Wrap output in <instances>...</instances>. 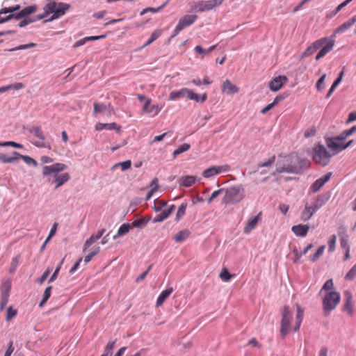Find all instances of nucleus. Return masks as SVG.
I'll list each match as a JSON object with an SVG mask.
<instances>
[{
	"label": "nucleus",
	"mask_w": 356,
	"mask_h": 356,
	"mask_svg": "<svg viewBox=\"0 0 356 356\" xmlns=\"http://www.w3.org/2000/svg\"><path fill=\"white\" fill-rule=\"evenodd\" d=\"M276 165V172L298 174L304 168H307L309 161L307 159H300L296 154H290L284 156H280Z\"/></svg>",
	"instance_id": "nucleus-1"
},
{
	"label": "nucleus",
	"mask_w": 356,
	"mask_h": 356,
	"mask_svg": "<svg viewBox=\"0 0 356 356\" xmlns=\"http://www.w3.org/2000/svg\"><path fill=\"white\" fill-rule=\"evenodd\" d=\"M67 166L61 163H56L51 165H45L42 168L43 177H47L48 183L54 186L55 189L58 188L70 179V175L67 172L59 174L65 170Z\"/></svg>",
	"instance_id": "nucleus-2"
},
{
	"label": "nucleus",
	"mask_w": 356,
	"mask_h": 356,
	"mask_svg": "<svg viewBox=\"0 0 356 356\" xmlns=\"http://www.w3.org/2000/svg\"><path fill=\"white\" fill-rule=\"evenodd\" d=\"M70 8L71 6L69 3L50 1L44 7V15L42 16V18L52 14L48 21L51 22L63 16Z\"/></svg>",
	"instance_id": "nucleus-3"
},
{
	"label": "nucleus",
	"mask_w": 356,
	"mask_h": 356,
	"mask_svg": "<svg viewBox=\"0 0 356 356\" xmlns=\"http://www.w3.org/2000/svg\"><path fill=\"white\" fill-rule=\"evenodd\" d=\"M335 40L330 37L321 38L314 41L312 45L314 49L315 52L319 51L316 56V60H318L323 58L327 53H329L334 47Z\"/></svg>",
	"instance_id": "nucleus-4"
},
{
	"label": "nucleus",
	"mask_w": 356,
	"mask_h": 356,
	"mask_svg": "<svg viewBox=\"0 0 356 356\" xmlns=\"http://www.w3.org/2000/svg\"><path fill=\"white\" fill-rule=\"evenodd\" d=\"M243 192L244 190L240 185L234 186L227 188H220L213 192L209 197V200H213L219 195H223L224 200H232V199L241 197Z\"/></svg>",
	"instance_id": "nucleus-5"
},
{
	"label": "nucleus",
	"mask_w": 356,
	"mask_h": 356,
	"mask_svg": "<svg viewBox=\"0 0 356 356\" xmlns=\"http://www.w3.org/2000/svg\"><path fill=\"white\" fill-rule=\"evenodd\" d=\"M341 300V295L336 291L327 292L323 298V309L325 316L330 315L335 309Z\"/></svg>",
	"instance_id": "nucleus-6"
},
{
	"label": "nucleus",
	"mask_w": 356,
	"mask_h": 356,
	"mask_svg": "<svg viewBox=\"0 0 356 356\" xmlns=\"http://www.w3.org/2000/svg\"><path fill=\"white\" fill-rule=\"evenodd\" d=\"M330 158L331 154L324 145H318L314 148L313 159L316 163L325 166L330 162Z\"/></svg>",
	"instance_id": "nucleus-7"
},
{
	"label": "nucleus",
	"mask_w": 356,
	"mask_h": 356,
	"mask_svg": "<svg viewBox=\"0 0 356 356\" xmlns=\"http://www.w3.org/2000/svg\"><path fill=\"white\" fill-rule=\"evenodd\" d=\"M291 319L292 312L289 307L285 306L282 312L280 333L282 337H285L290 332Z\"/></svg>",
	"instance_id": "nucleus-8"
},
{
	"label": "nucleus",
	"mask_w": 356,
	"mask_h": 356,
	"mask_svg": "<svg viewBox=\"0 0 356 356\" xmlns=\"http://www.w3.org/2000/svg\"><path fill=\"white\" fill-rule=\"evenodd\" d=\"M346 138L341 133L339 136L326 139L327 147L336 152L344 150L343 145Z\"/></svg>",
	"instance_id": "nucleus-9"
},
{
	"label": "nucleus",
	"mask_w": 356,
	"mask_h": 356,
	"mask_svg": "<svg viewBox=\"0 0 356 356\" xmlns=\"http://www.w3.org/2000/svg\"><path fill=\"white\" fill-rule=\"evenodd\" d=\"M224 0L200 1L197 3L195 8L198 12H205L212 10L222 3Z\"/></svg>",
	"instance_id": "nucleus-10"
},
{
	"label": "nucleus",
	"mask_w": 356,
	"mask_h": 356,
	"mask_svg": "<svg viewBox=\"0 0 356 356\" xmlns=\"http://www.w3.org/2000/svg\"><path fill=\"white\" fill-rule=\"evenodd\" d=\"M197 18V16L195 15H187L181 18L179 21L178 24L177 25L174 30V34L172 37H175L177 35H178L179 33L185 27L191 25Z\"/></svg>",
	"instance_id": "nucleus-11"
},
{
	"label": "nucleus",
	"mask_w": 356,
	"mask_h": 356,
	"mask_svg": "<svg viewBox=\"0 0 356 356\" xmlns=\"http://www.w3.org/2000/svg\"><path fill=\"white\" fill-rule=\"evenodd\" d=\"M321 207L318 205L316 202H307L305 208L301 213L300 218L303 221H307L312 218L314 213Z\"/></svg>",
	"instance_id": "nucleus-12"
},
{
	"label": "nucleus",
	"mask_w": 356,
	"mask_h": 356,
	"mask_svg": "<svg viewBox=\"0 0 356 356\" xmlns=\"http://www.w3.org/2000/svg\"><path fill=\"white\" fill-rule=\"evenodd\" d=\"M29 132L32 134L37 140L33 142V144L38 147H44L45 145V136L42 130V128L39 126L32 127L29 129Z\"/></svg>",
	"instance_id": "nucleus-13"
},
{
	"label": "nucleus",
	"mask_w": 356,
	"mask_h": 356,
	"mask_svg": "<svg viewBox=\"0 0 356 356\" xmlns=\"http://www.w3.org/2000/svg\"><path fill=\"white\" fill-rule=\"evenodd\" d=\"M229 170L228 165H224L220 166H211L202 172V176L205 178H210L214 175H218L222 172H227Z\"/></svg>",
	"instance_id": "nucleus-14"
},
{
	"label": "nucleus",
	"mask_w": 356,
	"mask_h": 356,
	"mask_svg": "<svg viewBox=\"0 0 356 356\" xmlns=\"http://www.w3.org/2000/svg\"><path fill=\"white\" fill-rule=\"evenodd\" d=\"M10 286L9 283H4L1 288L0 311H3L8 304L10 296Z\"/></svg>",
	"instance_id": "nucleus-15"
},
{
	"label": "nucleus",
	"mask_w": 356,
	"mask_h": 356,
	"mask_svg": "<svg viewBox=\"0 0 356 356\" xmlns=\"http://www.w3.org/2000/svg\"><path fill=\"white\" fill-rule=\"evenodd\" d=\"M286 76H278L271 80L269 83V88L270 90L276 92L279 90L286 82Z\"/></svg>",
	"instance_id": "nucleus-16"
},
{
	"label": "nucleus",
	"mask_w": 356,
	"mask_h": 356,
	"mask_svg": "<svg viewBox=\"0 0 356 356\" xmlns=\"http://www.w3.org/2000/svg\"><path fill=\"white\" fill-rule=\"evenodd\" d=\"M221 91L227 95H234L239 92V88L233 84L229 79H226L221 86Z\"/></svg>",
	"instance_id": "nucleus-17"
},
{
	"label": "nucleus",
	"mask_w": 356,
	"mask_h": 356,
	"mask_svg": "<svg viewBox=\"0 0 356 356\" xmlns=\"http://www.w3.org/2000/svg\"><path fill=\"white\" fill-rule=\"evenodd\" d=\"M331 175L332 173L328 172L322 177L316 180L311 186L310 190L314 193L318 191L330 179Z\"/></svg>",
	"instance_id": "nucleus-18"
},
{
	"label": "nucleus",
	"mask_w": 356,
	"mask_h": 356,
	"mask_svg": "<svg viewBox=\"0 0 356 356\" xmlns=\"http://www.w3.org/2000/svg\"><path fill=\"white\" fill-rule=\"evenodd\" d=\"M261 213L260 212L256 216L250 218L248 220L246 225L243 228V232L248 234L252 230H253L257 225L258 222L261 220Z\"/></svg>",
	"instance_id": "nucleus-19"
},
{
	"label": "nucleus",
	"mask_w": 356,
	"mask_h": 356,
	"mask_svg": "<svg viewBox=\"0 0 356 356\" xmlns=\"http://www.w3.org/2000/svg\"><path fill=\"white\" fill-rule=\"evenodd\" d=\"M105 232L104 229L99 230L95 235H92L88 239H87L83 245V251L86 252V250L90 248L93 243L99 240Z\"/></svg>",
	"instance_id": "nucleus-20"
},
{
	"label": "nucleus",
	"mask_w": 356,
	"mask_h": 356,
	"mask_svg": "<svg viewBox=\"0 0 356 356\" xmlns=\"http://www.w3.org/2000/svg\"><path fill=\"white\" fill-rule=\"evenodd\" d=\"M143 110L146 113L152 114L153 115H156L160 111L159 106L155 104H151V99H147V101L144 104Z\"/></svg>",
	"instance_id": "nucleus-21"
},
{
	"label": "nucleus",
	"mask_w": 356,
	"mask_h": 356,
	"mask_svg": "<svg viewBox=\"0 0 356 356\" xmlns=\"http://www.w3.org/2000/svg\"><path fill=\"white\" fill-rule=\"evenodd\" d=\"M309 230V226L307 225H302L299 224L298 225H294L291 228V231L293 232L295 235L297 236L304 237L307 235L308 231Z\"/></svg>",
	"instance_id": "nucleus-22"
},
{
	"label": "nucleus",
	"mask_w": 356,
	"mask_h": 356,
	"mask_svg": "<svg viewBox=\"0 0 356 356\" xmlns=\"http://www.w3.org/2000/svg\"><path fill=\"white\" fill-rule=\"evenodd\" d=\"M149 188V189L147 191V195H146L147 200L152 198L153 197V195L155 193H156L160 189L159 179L156 177L154 178V179L151 181Z\"/></svg>",
	"instance_id": "nucleus-23"
},
{
	"label": "nucleus",
	"mask_w": 356,
	"mask_h": 356,
	"mask_svg": "<svg viewBox=\"0 0 356 356\" xmlns=\"http://www.w3.org/2000/svg\"><path fill=\"white\" fill-rule=\"evenodd\" d=\"M120 126H118L115 122L112 123H101L98 122L95 125V129L97 131H102L103 129L106 130H116L117 131H120Z\"/></svg>",
	"instance_id": "nucleus-24"
},
{
	"label": "nucleus",
	"mask_w": 356,
	"mask_h": 356,
	"mask_svg": "<svg viewBox=\"0 0 356 356\" xmlns=\"http://www.w3.org/2000/svg\"><path fill=\"white\" fill-rule=\"evenodd\" d=\"M345 303L344 310L346 311L350 315L353 313V305L352 303V293L349 291L344 292Z\"/></svg>",
	"instance_id": "nucleus-25"
},
{
	"label": "nucleus",
	"mask_w": 356,
	"mask_h": 356,
	"mask_svg": "<svg viewBox=\"0 0 356 356\" xmlns=\"http://www.w3.org/2000/svg\"><path fill=\"white\" fill-rule=\"evenodd\" d=\"M296 316L295 323H294V326H293L294 332H296L299 330L300 324L302 321L303 314H304V311L301 308L300 305L296 304Z\"/></svg>",
	"instance_id": "nucleus-26"
},
{
	"label": "nucleus",
	"mask_w": 356,
	"mask_h": 356,
	"mask_svg": "<svg viewBox=\"0 0 356 356\" xmlns=\"http://www.w3.org/2000/svg\"><path fill=\"white\" fill-rule=\"evenodd\" d=\"M172 292H173L172 287H169V288L166 289L165 290L163 291L160 293V295L159 296V297L156 300V306L157 307H161L163 304L165 300L170 296V294Z\"/></svg>",
	"instance_id": "nucleus-27"
},
{
	"label": "nucleus",
	"mask_w": 356,
	"mask_h": 356,
	"mask_svg": "<svg viewBox=\"0 0 356 356\" xmlns=\"http://www.w3.org/2000/svg\"><path fill=\"white\" fill-rule=\"evenodd\" d=\"M197 181V177L193 175L183 176L179 178V184L180 186L189 187L193 185Z\"/></svg>",
	"instance_id": "nucleus-28"
},
{
	"label": "nucleus",
	"mask_w": 356,
	"mask_h": 356,
	"mask_svg": "<svg viewBox=\"0 0 356 356\" xmlns=\"http://www.w3.org/2000/svg\"><path fill=\"white\" fill-rule=\"evenodd\" d=\"M174 209L175 206L171 205L168 209L163 210L154 217L153 219V222H158L164 220L169 216Z\"/></svg>",
	"instance_id": "nucleus-29"
},
{
	"label": "nucleus",
	"mask_w": 356,
	"mask_h": 356,
	"mask_svg": "<svg viewBox=\"0 0 356 356\" xmlns=\"http://www.w3.org/2000/svg\"><path fill=\"white\" fill-rule=\"evenodd\" d=\"M352 24L349 20H347L342 24H341L337 29H335L334 33L331 35V38L335 40L337 34H341L344 33L346 31L352 27Z\"/></svg>",
	"instance_id": "nucleus-30"
},
{
	"label": "nucleus",
	"mask_w": 356,
	"mask_h": 356,
	"mask_svg": "<svg viewBox=\"0 0 356 356\" xmlns=\"http://www.w3.org/2000/svg\"><path fill=\"white\" fill-rule=\"evenodd\" d=\"M191 232L188 229H185L178 232L174 236V239L177 243H181L189 237Z\"/></svg>",
	"instance_id": "nucleus-31"
},
{
	"label": "nucleus",
	"mask_w": 356,
	"mask_h": 356,
	"mask_svg": "<svg viewBox=\"0 0 356 356\" xmlns=\"http://www.w3.org/2000/svg\"><path fill=\"white\" fill-rule=\"evenodd\" d=\"M35 7L34 6H28L22 10L19 13L14 15V17L17 19H21L22 17H25L30 14L34 13L35 11Z\"/></svg>",
	"instance_id": "nucleus-32"
},
{
	"label": "nucleus",
	"mask_w": 356,
	"mask_h": 356,
	"mask_svg": "<svg viewBox=\"0 0 356 356\" xmlns=\"http://www.w3.org/2000/svg\"><path fill=\"white\" fill-rule=\"evenodd\" d=\"M13 154L18 156V159L20 158V159H23L24 161L29 165H33L34 167H36L38 165L37 161L29 156L22 155L19 153H18L17 152H13Z\"/></svg>",
	"instance_id": "nucleus-33"
},
{
	"label": "nucleus",
	"mask_w": 356,
	"mask_h": 356,
	"mask_svg": "<svg viewBox=\"0 0 356 356\" xmlns=\"http://www.w3.org/2000/svg\"><path fill=\"white\" fill-rule=\"evenodd\" d=\"M130 228H131V226L129 224H128V223L122 224L118 229L117 234L113 236V238H116L118 236H122L127 234L129 232Z\"/></svg>",
	"instance_id": "nucleus-34"
},
{
	"label": "nucleus",
	"mask_w": 356,
	"mask_h": 356,
	"mask_svg": "<svg viewBox=\"0 0 356 356\" xmlns=\"http://www.w3.org/2000/svg\"><path fill=\"white\" fill-rule=\"evenodd\" d=\"M18 160V156L13 155L8 156L4 154H0V161L4 163H11Z\"/></svg>",
	"instance_id": "nucleus-35"
},
{
	"label": "nucleus",
	"mask_w": 356,
	"mask_h": 356,
	"mask_svg": "<svg viewBox=\"0 0 356 356\" xmlns=\"http://www.w3.org/2000/svg\"><path fill=\"white\" fill-rule=\"evenodd\" d=\"M191 146L188 143H183L178 148H177L172 153L173 157H177L181 153L188 151Z\"/></svg>",
	"instance_id": "nucleus-36"
},
{
	"label": "nucleus",
	"mask_w": 356,
	"mask_h": 356,
	"mask_svg": "<svg viewBox=\"0 0 356 356\" xmlns=\"http://www.w3.org/2000/svg\"><path fill=\"white\" fill-rule=\"evenodd\" d=\"M325 249V245H321L318 248L317 251L310 257V261L312 262L316 261L323 254Z\"/></svg>",
	"instance_id": "nucleus-37"
},
{
	"label": "nucleus",
	"mask_w": 356,
	"mask_h": 356,
	"mask_svg": "<svg viewBox=\"0 0 356 356\" xmlns=\"http://www.w3.org/2000/svg\"><path fill=\"white\" fill-rule=\"evenodd\" d=\"M334 288V284L332 279H330L325 282L323 284L322 289H321L319 294H321L323 291H325L326 293L328 291H333L332 289Z\"/></svg>",
	"instance_id": "nucleus-38"
},
{
	"label": "nucleus",
	"mask_w": 356,
	"mask_h": 356,
	"mask_svg": "<svg viewBox=\"0 0 356 356\" xmlns=\"http://www.w3.org/2000/svg\"><path fill=\"white\" fill-rule=\"evenodd\" d=\"M115 341H109L104 348V353L101 356H111Z\"/></svg>",
	"instance_id": "nucleus-39"
},
{
	"label": "nucleus",
	"mask_w": 356,
	"mask_h": 356,
	"mask_svg": "<svg viewBox=\"0 0 356 356\" xmlns=\"http://www.w3.org/2000/svg\"><path fill=\"white\" fill-rule=\"evenodd\" d=\"M161 35V31L159 29L155 30L152 34L150 38L148 39L145 47L149 45L151 43H152L154 40H156L157 38L160 37Z\"/></svg>",
	"instance_id": "nucleus-40"
},
{
	"label": "nucleus",
	"mask_w": 356,
	"mask_h": 356,
	"mask_svg": "<svg viewBox=\"0 0 356 356\" xmlns=\"http://www.w3.org/2000/svg\"><path fill=\"white\" fill-rule=\"evenodd\" d=\"M216 47V45H213L207 49H204L201 46L197 45L195 47V51L200 54H207L213 51Z\"/></svg>",
	"instance_id": "nucleus-41"
},
{
	"label": "nucleus",
	"mask_w": 356,
	"mask_h": 356,
	"mask_svg": "<svg viewBox=\"0 0 356 356\" xmlns=\"http://www.w3.org/2000/svg\"><path fill=\"white\" fill-rule=\"evenodd\" d=\"M51 289H52V287L51 286L46 288V289L44 290V294H43L42 299L39 304L40 307H42L50 298Z\"/></svg>",
	"instance_id": "nucleus-42"
},
{
	"label": "nucleus",
	"mask_w": 356,
	"mask_h": 356,
	"mask_svg": "<svg viewBox=\"0 0 356 356\" xmlns=\"http://www.w3.org/2000/svg\"><path fill=\"white\" fill-rule=\"evenodd\" d=\"M19 260H20V256H16L12 259V261L10 262V269H9V272L10 273H13L16 270V269L19 264Z\"/></svg>",
	"instance_id": "nucleus-43"
},
{
	"label": "nucleus",
	"mask_w": 356,
	"mask_h": 356,
	"mask_svg": "<svg viewBox=\"0 0 356 356\" xmlns=\"http://www.w3.org/2000/svg\"><path fill=\"white\" fill-rule=\"evenodd\" d=\"M149 218H143L139 220H135L132 222L133 227L142 228L144 227L148 222Z\"/></svg>",
	"instance_id": "nucleus-44"
},
{
	"label": "nucleus",
	"mask_w": 356,
	"mask_h": 356,
	"mask_svg": "<svg viewBox=\"0 0 356 356\" xmlns=\"http://www.w3.org/2000/svg\"><path fill=\"white\" fill-rule=\"evenodd\" d=\"M120 166L122 171L127 170L129 169L131 166V162L130 160H127L123 162L118 163L115 164L113 168H116L117 167Z\"/></svg>",
	"instance_id": "nucleus-45"
},
{
	"label": "nucleus",
	"mask_w": 356,
	"mask_h": 356,
	"mask_svg": "<svg viewBox=\"0 0 356 356\" xmlns=\"http://www.w3.org/2000/svg\"><path fill=\"white\" fill-rule=\"evenodd\" d=\"M35 46H36L35 43L30 42L29 44H20L19 46H17V47H15L14 48L10 49L9 51H18V50L26 49H30V48L35 47Z\"/></svg>",
	"instance_id": "nucleus-46"
},
{
	"label": "nucleus",
	"mask_w": 356,
	"mask_h": 356,
	"mask_svg": "<svg viewBox=\"0 0 356 356\" xmlns=\"http://www.w3.org/2000/svg\"><path fill=\"white\" fill-rule=\"evenodd\" d=\"M219 276L222 280L225 282H228L232 277L234 276V275H231L229 273L228 270L226 268H225L222 269Z\"/></svg>",
	"instance_id": "nucleus-47"
},
{
	"label": "nucleus",
	"mask_w": 356,
	"mask_h": 356,
	"mask_svg": "<svg viewBox=\"0 0 356 356\" xmlns=\"http://www.w3.org/2000/svg\"><path fill=\"white\" fill-rule=\"evenodd\" d=\"M17 314V309L13 308L12 306H10L7 311L6 315V321H10L13 317H15Z\"/></svg>",
	"instance_id": "nucleus-48"
},
{
	"label": "nucleus",
	"mask_w": 356,
	"mask_h": 356,
	"mask_svg": "<svg viewBox=\"0 0 356 356\" xmlns=\"http://www.w3.org/2000/svg\"><path fill=\"white\" fill-rule=\"evenodd\" d=\"M184 97L183 88L178 91H172L170 93L169 99L176 100L180 97Z\"/></svg>",
	"instance_id": "nucleus-49"
},
{
	"label": "nucleus",
	"mask_w": 356,
	"mask_h": 356,
	"mask_svg": "<svg viewBox=\"0 0 356 356\" xmlns=\"http://www.w3.org/2000/svg\"><path fill=\"white\" fill-rule=\"evenodd\" d=\"M0 146H1V147L11 146V147H15V148H22L23 147V145L22 144L15 143L14 141H6V142L0 141Z\"/></svg>",
	"instance_id": "nucleus-50"
},
{
	"label": "nucleus",
	"mask_w": 356,
	"mask_h": 356,
	"mask_svg": "<svg viewBox=\"0 0 356 356\" xmlns=\"http://www.w3.org/2000/svg\"><path fill=\"white\" fill-rule=\"evenodd\" d=\"M107 110V106L104 104L95 103L94 104V112L103 113Z\"/></svg>",
	"instance_id": "nucleus-51"
},
{
	"label": "nucleus",
	"mask_w": 356,
	"mask_h": 356,
	"mask_svg": "<svg viewBox=\"0 0 356 356\" xmlns=\"http://www.w3.org/2000/svg\"><path fill=\"white\" fill-rule=\"evenodd\" d=\"M336 242H337V236H336V235L333 234L330 237V238L328 240V246H329L330 252H333L334 250Z\"/></svg>",
	"instance_id": "nucleus-52"
},
{
	"label": "nucleus",
	"mask_w": 356,
	"mask_h": 356,
	"mask_svg": "<svg viewBox=\"0 0 356 356\" xmlns=\"http://www.w3.org/2000/svg\"><path fill=\"white\" fill-rule=\"evenodd\" d=\"M356 277V264L351 268V269L347 273L345 278L348 280H352Z\"/></svg>",
	"instance_id": "nucleus-53"
},
{
	"label": "nucleus",
	"mask_w": 356,
	"mask_h": 356,
	"mask_svg": "<svg viewBox=\"0 0 356 356\" xmlns=\"http://www.w3.org/2000/svg\"><path fill=\"white\" fill-rule=\"evenodd\" d=\"M19 8L20 6L19 5H17L15 6H11L9 8H3L0 10V15L13 13L19 10Z\"/></svg>",
	"instance_id": "nucleus-54"
},
{
	"label": "nucleus",
	"mask_w": 356,
	"mask_h": 356,
	"mask_svg": "<svg viewBox=\"0 0 356 356\" xmlns=\"http://www.w3.org/2000/svg\"><path fill=\"white\" fill-rule=\"evenodd\" d=\"M167 3H168V2H165L163 4H162L161 6H159L158 8H145V9H144L140 13V15H144L145 13H147L148 11H151L152 13H157L159 10H161L163 8H164L167 5Z\"/></svg>",
	"instance_id": "nucleus-55"
},
{
	"label": "nucleus",
	"mask_w": 356,
	"mask_h": 356,
	"mask_svg": "<svg viewBox=\"0 0 356 356\" xmlns=\"http://www.w3.org/2000/svg\"><path fill=\"white\" fill-rule=\"evenodd\" d=\"M207 99V95L204 93L202 95L195 93L193 97V100H195L196 102H204Z\"/></svg>",
	"instance_id": "nucleus-56"
},
{
	"label": "nucleus",
	"mask_w": 356,
	"mask_h": 356,
	"mask_svg": "<svg viewBox=\"0 0 356 356\" xmlns=\"http://www.w3.org/2000/svg\"><path fill=\"white\" fill-rule=\"evenodd\" d=\"M186 208V204L184 203V204H181V206L179 207V208L177 211V215H176L177 220H179L181 217H182L184 215Z\"/></svg>",
	"instance_id": "nucleus-57"
},
{
	"label": "nucleus",
	"mask_w": 356,
	"mask_h": 356,
	"mask_svg": "<svg viewBox=\"0 0 356 356\" xmlns=\"http://www.w3.org/2000/svg\"><path fill=\"white\" fill-rule=\"evenodd\" d=\"M315 53V51H314V47H312V45L311 44L310 46H309L305 51L304 52L302 53V57L303 58H305V57H309L312 55H313Z\"/></svg>",
	"instance_id": "nucleus-58"
},
{
	"label": "nucleus",
	"mask_w": 356,
	"mask_h": 356,
	"mask_svg": "<svg viewBox=\"0 0 356 356\" xmlns=\"http://www.w3.org/2000/svg\"><path fill=\"white\" fill-rule=\"evenodd\" d=\"M326 77V74H323L321 77L318 80L316 83V88L318 90H321L325 88L324 81Z\"/></svg>",
	"instance_id": "nucleus-59"
},
{
	"label": "nucleus",
	"mask_w": 356,
	"mask_h": 356,
	"mask_svg": "<svg viewBox=\"0 0 356 356\" xmlns=\"http://www.w3.org/2000/svg\"><path fill=\"white\" fill-rule=\"evenodd\" d=\"M275 156H273L270 159H268L267 161L259 163L258 165V166L259 167H268V166L273 165L275 163Z\"/></svg>",
	"instance_id": "nucleus-60"
},
{
	"label": "nucleus",
	"mask_w": 356,
	"mask_h": 356,
	"mask_svg": "<svg viewBox=\"0 0 356 356\" xmlns=\"http://www.w3.org/2000/svg\"><path fill=\"white\" fill-rule=\"evenodd\" d=\"M152 265H150L149 266L148 268L147 269V270H145L144 273H143L141 275H140L136 280V282L137 283H139L140 282H142L147 276V275L148 274V273L149 272V270H151L152 268Z\"/></svg>",
	"instance_id": "nucleus-61"
},
{
	"label": "nucleus",
	"mask_w": 356,
	"mask_h": 356,
	"mask_svg": "<svg viewBox=\"0 0 356 356\" xmlns=\"http://www.w3.org/2000/svg\"><path fill=\"white\" fill-rule=\"evenodd\" d=\"M355 131H356V125L353 126L349 129L343 131V132H341V134L346 138H347L348 136L352 135Z\"/></svg>",
	"instance_id": "nucleus-62"
},
{
	"label": "nucleus",
	"mask_w": 356,
	"mask_h": 356,
	"mask_svg": "<svg viewBox=\"0 0 356 356\" xmlns=\"http://www.w3.org/2000/svg\"><path fill=\"white\" fill-rule=\"evenodd\" d=\"M350 2L348 0H345L341 3H340L334 10V15H336L339 11L341 10L345 6H346Z\"/></svg>",
	"instance_id": "nucleus-63"
},
{
	"label": "nucleus",
	"mask_w": 356,
	"mask_h": 356,
	"mask_svg": "<svg viewBox=\"0 0 356 356\" xmlns=\"http://www.w3.org/2000/svg\"><path fill=\"white\" fill-rule=\"evenodd\" d=\"M51 273L50 269H47L42 274V275L39 278L38 282L39 284H42L48 277Z\"/></svg>",
	"instance_id": "nucleus-64"
}]
</instances>
